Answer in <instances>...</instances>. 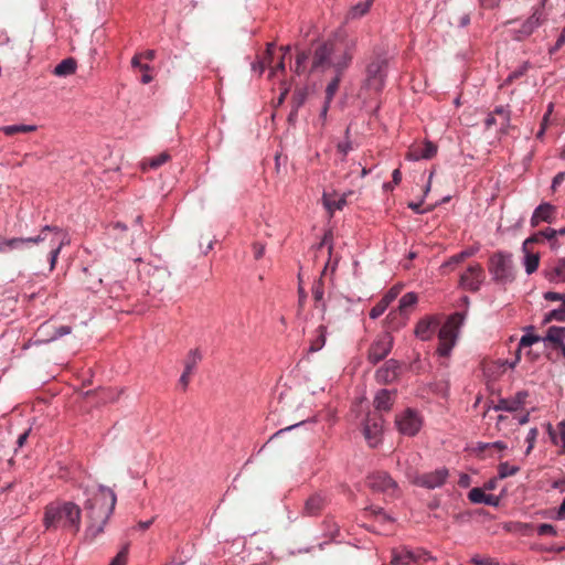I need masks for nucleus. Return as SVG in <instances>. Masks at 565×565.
Returning <instances> with one entry per match:
<instances>
[{"label":"nucleus","mask_w":565,"mask_h":565,"mask_svg":"<svg viewBox=\"0 0 565 565\" xmlns=\"http://www.w3.org/2000/svg\"><path fill=\"white\" fill-rule=\"evenodd\" d=\"M41 244H47L50 270H53L62 248L70 244V237L65 231L54 225H44L36 235L29 237L7 238L0 235V254L28 250L33 245Z\"/></svg>","instance_id":"nucleus-1"},{"label":"nucleus","mask_w":565,"mask_h":565,"mask_svg":"<svg viewBox=\"0 0 565 565\" xmlns=\"http://www.w3.org/2000/svg\"><path fill=\"white\" fill-rule=\"evenodd\" d=\"M116 502L115 492L105 486H99L97 492L86 501L85 510L88 525L85 530V540L93 541L104 532Z\"/></svg>","instance_id":"nucleus-2"},{"label":"nucleus","mask_w":565,"mask_h":565,"mask_svg":"<svg viewBox=\"0 0 565 565\" xmlns=\"http://www.w3.org/2000/svg\"><path fill=\"white\" fill-rule=\"evenodd\" d=\"M356 46L354 39L345 42L329 40L321 43L313 53L311 71L324 72L334 68L335 73H343L349 67Z\"/></svg>","instance_id":"nucleus-3"},{"label":"nucleus","mask_w":565,"mask_h":565,"mask_svg":"<svg viewBox=\"0 0 565 565\" xmlns=\"http://www.w3.org/2000/svg\"><path fill=\"white\" fill-rule=\"evenodd\" d=\"M81 508L71 501L52 502L45 507L43 525L46 530H63L73 534L81 529Z\"/></svg>","instance_id":"nucleus-4"},{"label":"nucleus","mask_w":565,"mask_h":565,"mask_svg":"<svg viewBox=\"0 0 565 565\" xmlns=\"http://www.w3.org/2000/svg\"><path fill=\"white\" fill-rule=\"evenodd\" d=\"M488 269L497 284L507 285L515 278L512 254L509 252L499 250L492 254Z\"/></svg>","instance_id":"nucleus-5"},{"label":"nucleus","mask_w":565,"mask_h":565,"mask_svg":"<svg viewBox=\"0 0 565 565\" xmlns=\"http://www.w3.org/2000/svg\"><path fill=\"white\" fill-rule=\"evenodd\" d=\"M465 320L463 313L455 312L440 327L438 332L439 345L437 352L441 356H448L456 344L460 326Z\"/></svg>","instance_id":"nucleus-6"},{"label":"nucleus","mask_w":565,"mask_h":565,"mask_svg":"<svg viewBox=\"0 0 565 565\" xmlns=\"http://www.w3.org/2000/svg\"><path fill=\"white\" fill-rule=\"evenodd\" d=\"M387 61L383 57H375L366 67L365 86L375 93L383 89L385 85Z\"/></svg>","instance_id":"nucleus-7"},{"label":"nucleus","mask_w":565,"mask_h":565,"mask_svg":"<svg viewBox=\"0 0 565 565\" xmlns=\"http://www.w3.org/2000/svg\"><path fill=\"white\" fill-rule=\"evenodd\" d=\"M105 291L110 299L120 300L128 297V288L125 285L122 273L113 268L105 273Z\"/></svg>","instance_id":"nucleus-8"},{"label":"nucleus","mask_w":565,"mask_h":565,"mask_svg":"<svg viewBox=\"0 0 565 565\" xmlns=\"http://www.w3.org/2000/svg\"><path fill=\"white\" fill-rule=\"evenodd\" d=\"M433 559L430 554L423 550H409L407 547L395 548L392 551V565H415L420 562H427Z\"/></svg>","instance_id":"nucleus-9"},{"label":"nucleus","mask_w":565,"mask_h":565,"mask_svg":"<svg viewBox=\"0 0 565 565\" xmlns=\"http://www.w3.org/2000/svg\"><path fill=\"white\" fill-rule=\"evenodd\" d=\"M147 275L148 292L152 296L164 292L171 285V274L164 267H150Z\"/></svg>","instance_id":"nucleus-10"},{"label":"nucleus","mask_w":565,"mask_h":565,"mask_svg":"<svg viewBox=\"0 0 565 565\" xmlns=\"http://www.w3.org/2000/svg\"><path fill=\"white\" fill-rule=\"evenodd\" d=\"M546 1L541 0V3L533 9L531 17L521 24L520 29L514 31L515 40L526 39L545 21L544 7Z\"/></svg>","instance_id":"nucleus-11"},{"label":"nucleus","mask_w":565,"mask_h":565,"mask_svg":"<svg viewBox=\"0 0 565 565\" xmlns=\"http://www.w3.org/2000/svg\"><path fill=\"white\" fill-rule=\"evenodd\" d=\"M393 348V337L388 332H383L372 342L367 360L372 364H376L385 359Z\"/></svg>","instance_id":"nucleus-12"},{"label":"nucleus","mask_w":565,"mask_h":565,"mask_svg":"<svg viewBox=\"0 0 565 565\" xmlns=\"http://www.w3.org/2000/svg\"><path fill=\"white\" fill-rule=\"evenodd\" d=\"M384 419L379 414L369 415L364 422L363 435L370 447H376L382 441Z\"/></svg>","instance_id":"nucleus-13"},{"label":"nucleus","mask_w":565,"mask_h":565,"mask_svg":"<svg viewBox=\"0 0 565 565\" xmlns=\"http://www.w3.org/2000/svg\"><path fill=\"white\" fill-rule=\"evenodd\" d=\"M396 426L403 435L415 436L420 427L422 419L419 415L413 409H406L396 417Z\"/></svg>","instance_id":"nucleus-14"},{"label":"nucleus","mask_w":565,"mask_h":565,"mask_svg":"<svg viewBox=\"0 0 565 565\" xmlns=\"http://www.w3.org/2000/svg\"><path fill=\"white\" fill-rule=\"evenodd\" d=\"M366 484L373 491L391 494H393L397 488L396 482L391 478V476L383 471L371 473L366 479Z\"/></svg>","instance_id":"nucleus-15"},{"label":"nucleus","mask_w":565,"mask_h":565,"mask_svg":"<svg viewBox=\"0 0 565 565\" xmlns=\"http://www.w3.org/2000/svg\"><path fill=\"white\" fill-rule=\"evenodd\" d=\"M484 273L480 264L470 265L460 277V284L470 291H478L483 282Z\"/></svg>","instance_id":"nucleus-16"},{"label":"nucleus","mask_w":565,"mask_h":565,"mask_svg":"<svg viewBox=\"0 0 565 565\" xmlns=\"http://www.w3.org/2000/svg\"><path fill=\"white\" fill-rule=\"evenodd\" d=\"M401 371L398 361L391 359L375 372V380L380 384H390L397 380Z\"/></svg>","instance_id":"nucleus-17"},{"label":"nucleus","mask_w":565,"mask_h":565,"mask_svg":"<svg viewBox=\"0 0 565 565\" xmlns=\"http://www.w3.org/2000/svg\"><path fill=\"white\" fill-rule=\"evenodd\" d=\"M447 477L448 470L440 468L416 477L415 483L427 489H435L441 487L446 482Z\"/></svg>","instance_id":"nucleus-18"},{"label":"nucleus","mask_w":565,"mask_h":565,"mask_svg":"<svg viewBox=\"0 0 565 565\" xmlns=\"http://www.w3.org/2000/svg\"><path fill=\"white\" fill-rule=\"evenodd\" d=\"M105 279V273H102L94 266L83 269L82 284L89 291L98 292L100 287H104Z\"/></svg>","instance_id":"nucleus-19"},{"label":"nucleus","mask_w":565,"mask_h":565,"mask_svg":"<svg viewBox=\"0 0 565 565\" xmlns=\"http://www.w3.org/2000/svg\"><path fill=\"white\" fill-rule=\"evenodd\" d=\"M542 342L546 349L561 351L565 344V327L551 326Z\"/></svg>","instance_id":"nucleus-20"},{"label":"nucleus","mask_w":565,"mask_h":565,"mask_svg":"<svg viewBox=\"0 0 565 565\" xmlns=\"http://www.w3.org/2000/svg\"><path fill=\"white\" fill-rule=\"evenodd\" d=\"M436 153L437 146L431 141H425L423 145H413L406 154V159L409 161L428 160L435 157Z\"/></svg>","instance_id":"nucleus-21"},{"label":"nucleus","mask_w":565,"mask_h":565,"mask_svg":"<svg viewBox=\"0 0 565 565\" xmlns=\"http://www.w3.org/2000/svg\"><path fill=\"white\" fill-rule=\"evenodd\" d=\"M527 391H519L514 396L509 398H500L498 404L493 406L494 411L516 412L521 409L527 398Z\"/></svg>","instance_id":"nucleus-22"},{"label":"nucleus","mask_w":565,"mask_h":565,"mask_svg":"<svg viewBox=\"0 0 565 565\" xmlns=\"http://www.w3.org/2000/svg\"><path fill=\"white\" fill-rule=\"evenodd\" d=\"M556 207L551 203H541L531 216V226L536 227L540 223H552L555 220Z\"/></svg>","instance_id":"nucleus-23"},{"label":"nucleus","mask_w":565,"mask_h":565,"mask_svg":"<svg viewBox=\"0 0 565 565\" xmlns=\"http://www.w3.org/2000/svg\"><path fill=\"white\" fill-rule=\"evenodd\" d=\"M328 498L323 493H313L305 502L302 514L307 516H316L327 505Z\"/></svg>","instance_id":"nucleus-24"},{"label":"nucleus","mask_w":565,"mask_h":565,"mask_svg":"<svg viewBox=\"0 0 565 565\" xmlns=\"http://www.w3.org/2000/svg\"><path fill=\"white\" fill-rule=\"evenodd\" d=\"M438 320L433 317L424 318L418 321L415 328V334L418 339L427 341L433 338L438 328Z\"/></svg>","instance_id":"nucleus-25"},{"label":"nucleus","mask_w":565,"mask_h":565,"mask_svg":"<svg viewBox=\"0 0 565 565\" xmlns=\"http://www.w3.org/2000/svg\"><path fill=\"white\" fill-rule=\"evenodd\" d=\"M544 276L550 282H565V257L556 259L544 269Z\"/></svg>","instance_id":"nucleus-26"},{"label":"nucleus","mask_w":565,"mask_h":565,"mask_svg":"<svg viewBox=\"0 0 565 565\" xmlns=\"http://www.w3.org/2000/svg\"><path fill=\"white\" fill-rule=\"evenodd\" d=\"M468 499L476 504H487L491 507H498L500 504V497L493 494H486L481 488H472L468 493Z\"/></svg>","instance_id":"nucleus-27"},{"label":"nucleus","mask_w":565,"mask_h":565,"mask_svg":"<svg viewBox=\"0 0 565 565\" xmlns=\"http://www.w3.org/2000/svg\"><path fill=\"white\" fill-rule=\"evenodd\" d=\"M399 289L394 287L392 288L371 310L370 318L377 319L381 317L390 303L397 297Z\"/></svg>","instance_id":"nucleus-28"},{"label":"nucleus","mask_w":565,"mask_h":565,"mask_svg":"<svg viewBox=\"0 0 565 565\" xmlns=\"http://www.w3.org/2000/svg\"><path fill=\"white\" fill-rule=\"evenodd\" d=\"M393 405V395L388 390H381L374 397V406L377 411H388Z\"/></svg>","instance_id":"nucleus-29"},{"label":"nucleus","mask_w":565,"mask_h":565,"mask_svg":"<svg viewBox=\"0 0 565 565\" xmlns=\"http://www.w3.org/2000/svg\"><path fill=\"white\" fill-rule=\"evenodd\" d=\"M76 71V62L74 58L68 57L61 61L53 71V74L60 77L74 74Z\"/></svg>","instance_id":"nucleus-30"},{"label":"nucleus","mask_w":565,"mask_h":565,"mask_svg":"<svg viewBox=\"0 0 565 565\" xmlns=\"http://www.w3.org/2000/svg\"><path fill=\"white\" fill-rule=\"evenodd\" d=\"M547 434L553 444L557 445L562 444L563 448H565V420H562L557 425V431L553 428L552 424L546 425Z\"/></svg>","instance_id":"nucleus-31"},{"label":"nucleus","mask_w":565,"mask_h":565,"mask_svg":"<svg viewBox=\"0 0 565 565\" xmlns=\"http://www.w3.org/2000/svg\"><path fill=\"white\" fill-rule=\"evenodd\" d=\"M311 292H312V297L316 301V307L320 308L323 312H326L327 307H326V302L323 300L324 287H323V281L321 278H319L318 280H316L313 282Z\"/></svg>","instance_id":"nucleus-32"},{"label":"nucleus","mask_w":565,"mask_h":565,"mask_svg":"<svg viewBox=\"0 0 565 565\" xmlns=\"http://www.w3.org/2000/svg\"><path fill=\"white\" fill-rule=\"evenodd\" d=\"M201 360L202 353L199 349L190 350L184 359V371L193 373Z\"/></svg>","instance_id":"nucleus-33"},{"label":"nucleus","mask_w":565,"mask_h":565,"mask_svg":"<svg viewBox=\"0 0 565 565\" xmlns=\"http://www.w3.org/2000/svg\"><path fill=\"white\" fill-rule=\"evenodd\" d=\"M170 159V154L167 151L161 152L160 154L146 159L141 162V169L146 170L147 168L150 169H158L166 162H168Z\"/></svg>","instance_id":"nucleus-34"},{"label":"nucleus","mask_w":565,"mask_h":565,"mask_svg":"<svg viewBox=\"0 0 565 565\" xmlns=\"http://www.w3.org/2000/svg\"><path fill=\"white\" fill-rule=\"evenodd\" d=\"M373 0H364L353 6L348 15V20H353L363 17L371 8Z\"/></svg>","instance_id":"nucleus-35"},{"label":"nucleus","mask_w":565,"mask_h":565,"mask_svg":"<svg viewBox=\"0 0 565 565\" xmlns=\"http://www.w3.org/2000/svg\"><path fill=\"white\" fill-rule=\"evenodd\" d=\"M418 298L415 292H407L399 299L398 310L399 313L403 316H406L408 313V310L413 308Z\"/></svg>","instance_id":"nucleus-36"},{"label":"nucleus","mask_w":565,"mask_h":565,"mask_svg":"<svg viewBox=\"0 0 565 565\" xmlns=\"http://www.w3.org/2000/svg\"><path fill=\"white\" fill-rule=\"evenodd\" d=\"M523 265L527 275H532L535 273L540 265V256L539 254L524 252Z\"/></svg>","instance_id":"nucleus-37"},{"label":"nucleus","mask_w":565,"mask_h":565,"mask_svg":"<svg viewBox=\"0 0 565 565\" xmlns=\"http://www.w3.org/2000/svg\"><path fill=\"white\" fill-rule=\"evenodd\" d=\"M478 248L470 247L467 248L454 256H451L447 262L444 263L443 267H452L461 262H463L466 258L473 256L477 253Z\"/></svg>","instance_id":"nucleus-38"},{"label":"nucleus","mask_w":565,"mask_h":565,"mask_svg":"<svg viewBox=\"0 0 565 565\" xmlns=\"http://www.w3.org/2000/svg\"><path fill=\"white\" fill-rule=\"evenodd\" d=\"M552 321L565 322V302L556 309L545 313L542 323L547 324Z\"/></svg>","instance_id":"nucleus-39"},{"label":"nucleus","mask_w":565,"mask_h":565,"mask_svg":"<svg viewBox=\"0 0 565 565\" xmlns=\"http://www.w3.org/2000/svg\"><path fill=\"white\" fill-rule=\"evenodd\" d=\"M1 130L7 136H12V135L19 134V132L26 134V132L35 131L36 126H34V125H10V126L2 127Z\"/></svg>","instance_id":"nucleus-40"},{"label":"nucleus","mask_w":565,"mask_h":565,"mask_svg":"<svg viewBox=\"0 0 565 565\" xmlns=\"http://www.w3.org/2000/svg\"><path fill=\"white\" fill-rule=\"evenodd\" d=\"M342 73H335L334 78L327 85L326 100L331 103L340 85Z\"/></svg>","instance_id":"nucleus-41"},{"label":"nucleus","mask_w":565,"mask_h":565,"mask_svg":"<svg viewBox=\"0 0 565 565\" xmlns=\"http://www.w3.org/2000/svg\"><path fill=\"white\" fill-rule=\"evenodd\" d=\"M520 471V467L511 466L509 462H501L498 467V478L504 479L514 476Z\"/></svg>","instance_id":"nucleus-42"},{"label":"nucleus","mask_w":565,"mask_h":565,"mask_svg":"<svg viewBox=\"0 0 565 565\" xmlns=\"http://www.w3.org/2000/svg\"><path fill=\"white\" fill-rule=\"evenodd\" d=\"M319 335L317 339L311 343L310 351L316 352L319 351L326 343V333H327V327L320 326L318 328Z\"/></svg>","instance_id":"nucleus-43"},{"label":"nucleus","mask_w":565,"mask_h":565,"mask_svg":"<svg viewBox=\"0 0 565 565\" xmlns=\"http://www.w3.org/2000/svg\"><path fill=\"white\" fill-rule=\"evenodd\" d=\"M539 235H541L542 238H546L551 243V247L552 248H557L558 247V243H557V239H556L557 230L547 227V228H545L543 231H540Z\"/></svg>","instance_id":"nucleus-44"},{"label":"nucleus","mask_w":565,"mask_h":565,"mask_svg":"<svg viewBox=\"0 0 565 565\" xmlns=\"http://www.w3.org/2000/svg\"><path fill=\"white\" fill-rule=\"evenodd\" d=\"M530 68V64L524 62L521 66H519L515 71H513L504 81L505 85L511 84L514 79L523 76Z\"/></svg>","instance_id":"nucleus-45"},{"label":"nucleus","mask_w":565,"mask_h":565,"mask_svg":"<svg viewBox=\"0 0 565 565\" xmlns=\"http://www.w3.org/2000/svg\"><path fill=\"white\" fill-rule=\"evenodd\" d=\"M309 58V53L307 52H299L296 57L295 68L294 72L296 74H301L305 70V64L307 63Z\"/></svg>","instance_id":"nucleus-46"},{"label":"nucleus","mask_w":565,"mask_h":565,"mask_svg":"<svg viewBox=\"0 0 565 565\" xmlns=\"http://www.w3.org/2000/svg\"><path fill=\"white\" fill-rule=\"evenodd\" d=\"M494 116H499L500 117V120H501V126H508L509 122H510V111L507 107L504 106H498L495 107V109L493 110Z\"/></svg>","instance_id":"nucleus-47"},{"label":"nucleus","mask_w":565,"mask_h":565,"mask_svg":"<svg viewBox=\"0 0 565 565\" xmlns=\"http://www.w3.org/2000/svg\"><path fill=\"white\" fill-rule=\"evenodd\" d=\"M129 545H125L118 554L111 559L109 565H126Z\"/></svg>","instance_id":"nucleus-48"},{"label":"nucleus","mask_w":565,"mask_h":565,"mask_svg":"<svg viewBox=\"0 0 565 565\" xmlns=\"http://www.w3.org/2000/svg\"><path fill=\"white\" fill-rule=\"evenodd\" d=\"M542 338L543 337L534 335V334H524V335H522V338L520 340L519 347L520 348L531 347L534 343L542 342Z\"/></svg>","instance_id":"nucleus-49"},{"label":"nucleus","mask_w":565,"mask_h":565,"mask_svg":"<svg viewBox=\"0 0 565 565\" xmlns=\"http://www.w3.org/2000/svg\"><path fill=\"white\" fill-rule=\"evenodd\" d=\"M536 532L541 536H543V535H551V536L557 535V530L555 529V526L552 525V524H548V523L540 524L536 527Z\"/></svg>","instance_id":"nucleus-50"},{"label":"nucleus","mask_w":565,"mask_h":565,"mask_svg":"<svg viewBox=\"0 0 565 565\" xmlns=\"http://www.w3.org/2000/svg\"><path fill=\"white\" fill-rule=\"evenodd\" d=\"M537 435H539L537 428L533 427L529 430L527 436H526V443H527V448L525 450L526 455H529L532 451L535 440L537 438Z\"/></svg>","instance_id":"nucleus-51"},{"label":"nucleus","mask_w":565,"mask_h":565,"mask_svg":"<svg viewBox=\"0 0 565 565\" xmlns=\"http://www.w3.org/2000/svg\"><path fill=\"white\" fill-rule=\"evenodd\" d=\"M72 332V328L70 326H61L55 329L54 333L50 337V341L56 340L64 335H67Z\"/></svg>","instance_id":"nucleus-52"},{"label":"nucleus","mask_w":565,"mask_h":565,"mask_svg":"<svg viewBox=\"0 0 565 565\" xmlns=\"http://www.w3.org/2000/svg\"><path fill=\"white\" fill-rule=\"evenodd\" d=\"M306 100V92L305 90H297L294 95L292 103L294 107H296V110L299 109L303 105Z\"/></svg>","instance_id":"nucleus-53"},{"label":"nucleus","mask_w":565,"mask_h":565,"mask_svg":"<svg viewBox=\"0 0 565 565\" xmlns=\"http://www.w3.org/2000/svg\"><path fill=\"white\" fill-rule=\"evenodd\" d=\"M543 297L545 300H548V301H562V303L565 302V294H559V292H555V291H546L543 295Z\"/></svg>","instance_id":"nucleus-54"},{"label":"nucleus","mask_w":565,"mask_h":565,"mask_svg":"<svg viewBox=\"0 0 565 565\" xmlns=\"http://www.w3.org/2000/svg\"><path fill=\"white\" fill-rule=\"evenodd\" d=\"M471 562L475 565H495L494 561L490 557H482L479 555H476L471 558Z\"/></svg>","instance_id":"nucleus-55"},{"label":"nucleus","mask_w":565,"mask_h":565,"mask_svg":"<svg viewBox=\"0 0 565 565\" xmlns=\"http://www.w3.org/2000/svg\"><path fill=\"white\" fill-rule=\"evenodd\" d=\"M344 203H345V200H344V199H341V200H339L338 202H332V203H331V202H329V201H326V200H324V205H326V207H327L330 212H332V211H334V210H341V209H342V206L344 205Z\"/></svg>","instance_id":"nucleus-56"},{"label":"nucleus","mask_w":565,"mask_h":565,"mask_svg":"<svg viewBox=\"0 0 565 565\" xmlns=\"http://www.w3.org/2000/svg\"><path fill=\"white\" fill-rule=\"evenodd\" d=\"M542 239L541 235H539V232L535 233L534 235L527 237L524 242H523V245H522V249L523 252H526L527 250V245L529 244H533V243H537Z\"/></svg>","instance_id":"nucleus-57"},{"label":"nucleus","mask_w":565,"mask_h":565,"mask_svg":"<svg viewBox=\"0 0 565 565\" xmlns=\"http://www.w3.org/2000/svg\"><path fill=\"white\" fill-rule=\"evenodd\" d=\"M253 250H254V257L255 259H259L264 256V253H265V246L260 243H255L253 245Z\"/></svg>","instance_id":"nucleus-58"},{"label":"nucleus","mask_w":565,"mask_h":565,"mask_svg":"<svg viewBox=\"0 0 565 565\" xmlns=\"http://www.w3.org/2000/svg\"><path fill=\"white\" fill-rule=\"evenodd\" d=\"M192 373L183 371L179 379V384L182 386V388L185 391L188 388V385L190 383V377Z\"/></svg>","instance_id":"nucleus-59"},{"label":"nucleus","mask_w":565,"mask_h":565,"mask_svg":"<svg viewBox=\"0 0 565 565\" xmlns=\"http://www.w3.org/2000/svg\"><path fill=\"white\" fill-rule=\"evenodd\" d=\"M337 148H338V151L341 152L345 157L352 147H351V142L349 140H345L343 142H339Z\"/></svg>","instance_id":"nucleus-60"},{"label":"nucleus","mask_w":565,"mask_h":565,"mask_svg":"<svg viewBox=\"0 0 565 565\" xmlns=\"http://www.w3.org/2000/svg\"><path fill=\"white\" fill-rule=\"evenodd\" d=\"M565 179V172L557 173L552 181V190H556Z\"/></svg>","instance_id":"nucleus-61"},{"label":"nucleus","mask_w":565,"mask_h":565,"mask_svg":"<svg viewBox=\"0 0 565 565\" xmlns=\"http://www.w3.org/2000/svg\"><path fill=\"white\" fill-rule=\"evenodd\" d=\"M323 245H328L329 254L332 252V235L330 232L323 235L322 242L319 245V248Z\"/></svg>","instance_id":"nucleus-62"},{"label":"nucleus","mask_w":565,"mask_h":565,"mask_svg":"<svg viewBox=\"0 0 565 565\" xmlns=\"http://www.w3.org/2000/svg\"><path fill=\"white\" fill-rule=\"evenodd\" d=\"M565 44V26L563 28L559 36L556 40V43L551 52H555L559 50Z\"/></svg>","instance_id":"nucleus-63"},{"label":"nucleus","mask_w":565,"mask_h":565,"mask_svg":"<svg viewBox=\"0 0 565 565\" xmlns=\"http://www.w3.org/2000/svg\"><path fill=\"white\" fill-rule=\"evenodd\" d=\"M557 520H564L565 519V498L563 499L561 505L558 507V510L556 512Z\"/></svg>","instance_id":"nucleus-64"}]
</instances>
